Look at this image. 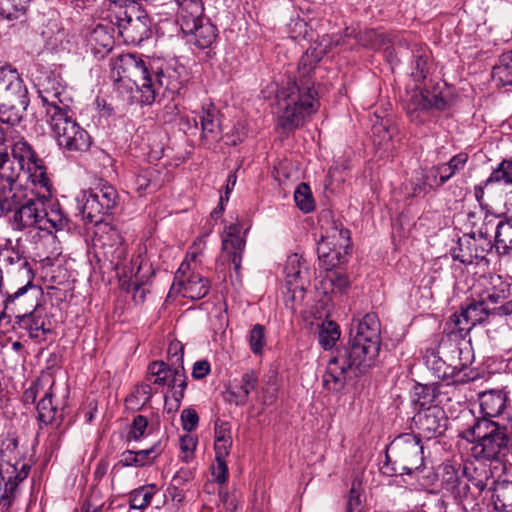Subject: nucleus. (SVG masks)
<instances>
[{"label": "nucleus", "mask_w": 512, "mask_h": 512, "mask_svg": "<svg viewBox=\"0 0 512 512\" xmlns=\"http://www.w3.org/2000/svg\"><path fill=\"white\" fill-rule=\"evenodd\" d=\"M380 345V321L376 314L367 313L351 328L348 346L329 359L322 377L323 387L331 392L341 391L348 379L365 373L374 364Z\"/></svg>", "instance_id": "obj_1"}, {"label": "nucleus", "mask_w": 512, "mask_h": 512, "mask_svg": "<svg viewBox=\"0 0 512 512\" xmlns=\"http://www.w3.org/2000/svg\"><path fill=\"white\" fill-rule=\"evenodd\" d=\"M328 45L323 49H308L301 57L298 65L300 84L293 83L287 89L282 90L278 95V105L281 113L278 117V126L284 132L293 131L301 127L307 118L314 114L320 106L317 99V92L310 87V82L305 80L316 64L326 53Z\"/></svg>", "instance_id": "obj_2"}, {"label": "nucleus", "mask_w": 512, "mask_h": 512, "mask_svg": "<svg viewBox=\"0 0 512 512\" xmlns=\"http://www.w3.org/2000/svg\"><path fill=\"white\" fill-rule=\"evenodd\" d=\"M113 71L116 72L120 81L131 82L141 93V103L147 105L155 101L160 88L165 87L170 92H178L182 87L176 69L168 67L166 70H159L152 75L144 61L133 54L118 56L114 61Z\"/></svg>", "instance_id": "obj_3"}, {"label": "nucleus", "mask_w": 512, "mask_h": 512, "mask_svg": "<svg viewBox=\"0 0 512 512\" xmlns=\"http://www.w3.org/2000/svg\"><path fill=\"white\" fill-rule=\"evenodd\" d=\"M22 178L31 182L35 188L48 191L50 187L43 160L23 138L15 141L11 146V153H7L0 160V184L11 185Z\"/></svg>", "instance_id": "obj_4"}, {"label": "nucleus", "mask_w": 512, "mask_h": 512, "mask_svg": "<svg viewBox=\"0 0 512 512\" xmlns=\"http://www.w3.org/2000/svg\"><path fill=\"white\" fill-rule=\"evenodd\" d=\"M469 347H460L454 341L442 340L439 349H427L424 355L426 367L436 379L451 384H463L473 379L464 371L472 363Z\"/></svg>", "instance_id": "obj_5"}, {"label": "nucleus", "mask_w": 512, "mask_h": 512, "mask_svg": "<svg viewBox=\"0 0 512 512\" xmlns=\"http://www.w3.org/2000/svg\"><path fill=\"white\" fill-rule=\"evenodd\" d=\"M17 440L9 441L0 450V508L7 512L16 498L19 483L24 481L30 472V465L20 458Z\"/></svg>", "instance_id": "obj_6"}, {"label": "nucleus", "mask_w": 512, "mask_h": 512, "mask_svg": "<svg viewBox=\"0 0 512 512\" xmlns=\"http://www.w3.org/2000/svg\"><path fill=\"white\" fill-rule=\"evenodd\" d=\"M95 246L99 248L98 254L102 255L119 277L128 278L133 275L135 264L133 260H127V246L117 229L108 224L101 226L95 236Z\"/></svg>", "instance_id": "obj_7"}, {"label": "nucleus", "mask_w": 512, "mask_h": 512, "mask_svg": "<svg viewBox=\"0 0 512 512\" xmlns=\"http://www.w3.org/2000/svg\"><path fill=\"white\" fill-rule=\"evenodd\" d=\"M386 458L393 463L395 473L410 475L419 471L424 466L421 439L413 433L397 436L387 447Z\"/></svg>", "instance_id": "obj_8"}, {"label": "nucleus", "mask_w": 512, "mask_h": 512, "mask_svg": "<svg viewBox=\"0 0 512 512\" xmlns=\"http://www.w3.org/2000/svg\"><path fill=\"white\" fill-rule=\"evenodd\" d=\"M46 121L57 141V144L69 152H85L91 145V137L72 116V111L66 109L46 117Z\"/></svg>", "instance_id": "obj_9"}, {"label": "nucleus", "mask_w": 512, "mask_h": 512, "mask_svg": "<svg viewBox=\"0 0 512 512\" xmlns=\"http://www.w3.org/2000/svg\"><path fill=\"white\" fill-rule=\"evenodd\" d=\"M2 262L8 273L20 272L25 283L13 293H7L4 303L5 308L10 306H23L30 299L36 298L41 293V287L33 283L34 272L27 259L15 249H5L1 253Z\"/></svg>", "instance_id": "obj_10"}, {"label": "nucleus", "mask_w": 512, "mask_h": 512, "mask_svg": "<svg viewBox=\"0 0 512 512\" xmlns=\"http://www.w3.org/2000/svg\"><path fill=\"white\" fill-rule=\"evenodd\" d=\"M350 247V232L345 229L340 221L332 220L318 243V256L326 270L345 262V257Z\"/></svg>", "instance_id": "obj_11"}, {"label": "nucleus", "mask_w": 512, "mask_h": 512, "mask_svg": "<svg viewBox=\"0 0 512 512\" xmlns=\"http://www.w3.org/2000/svg\"><path fill=\"white\" fill-rule=\"evenodd\" d=\"M83 216L90 222L98 223L114 209L118 202L116 189L108 183H100L84 194Z\"/></svg>", "instance_id": "obj_12"}, {"label": "nucleus", "mask_w": 512, "mask_h": 512, "mask_svg": "<svg viewBox=\"0 0 512 512\" xmlns=\"http://www.w3.org/2000/svg\"><path fill=\"white\" fill-rule=\"evenodd\" d=\"M148 374L154 377L155 385L168 386L173 391V398L179 406L187 387L184 367L171 366L164 361H153L148 365Z\"/></svg>", "instance_id": "obj_13"}, {"label": "nucleus", "mask_w": 512, "mask_h": 512, "mask_svg": "<svg viewBox=\"0 0 512 512\" xmlns=\"http://www.w3.org/2000/svg\"><path fill=\"white\" fill-rule=\"evenodd\" d=\"M51 187L43 193H35L26 203L20 205L14 212L11 224L15 230L40 229L41 213L43 203L48 202L51 197Z\"/></svg>", "instance_id": "obj_14"}, {"label": "nucleus", "mask_w": 512, "mask_h": 512, "mask_svg": "<svg viewBox=\"0 0 512 512\" xmlns=\"http://www.w3.org/2000/svg\"><path fill=\"white\" fill-rule=\"evenodd\" d=\"M180 27L184 34L190 35L192 42L199 49L210 48L217 38V29L202 15H186L179 17Z\"/></svg>", "instance_id": "obj_15"}, {"label": "nucleus", "mask_w": 512, "mask_h": 512, "mask_svg": "<svg viewBox=\"0 0 512 512\" xmlns=\"http://www.w3.org/2000/svg\"><path fill=\"white\" fill-rule=\"evenodd\" d=\"M472 453L477 459L509 461L508 457L512 453V442L506 433V429L502 427L482 442L475 443L472 447Z\"/></svg>", "instance_id": "obj_16"}, {"label": "nucleus", "mask_w": 512, "mask_h": 512, "mask_svg": "<svg viewBox=\"0 0 512 512\" xmlns=\"http://www.w3.org/2000/svg\"><path fill=\"white\" fill-rule=\"evenodd\" d=\"M413 422L418 430L419 438L432 439L441 436L447 428L445 411L438 405L428 406L420 410Z\"/></svg>", "instance_id": "obj_17"}, {"label": "nucleus", "mask_w": 512, "mask_h": 512, "mask_svg": "<svg viewBox=\"0 0 512 512\" xmlns=\"http://www.w3.org/2000/svg\"><path fill=\"white\" fill-rule=\"evenodd\" d=\"M245 246L246 240L241 235V226L239 224L227 226L222 234V258L233 265L237 278L240 277Z\"/></svg>", "instance_id": "obj_18"}, {"label": "nucleus", "mask_w": 512, "mask_h": 512, "mask_svg": "<svg viewBox=\"0 0 512 512\" xmlns=\"http://www.w3.org/2000/svg\"><path fill=\"white\" fill-rule=\"evenodd\" d=\"M477 297L489 305H496L510 295V284L499 275L484 276L475 287Z\"/></svg>", "instance_id": "obj_19"}, {"label": "nucleus", "mask_w": 512, "mask_h": 512, "mask_svg": "<svg viewBox=\"0 0 512 512\" xmlns=\"http://www.w3.org/2000/svg\"><path fill=\"white\" fill-rule=\"evenodd\" d=\"M135 16L125 11V18L121 19L120 29L121 34L126 40L132 43H140L150 36V20L146 13L143 11H136Z\"/></svg>", "instance_id": "obj_20"}, {"label": "nucleus", "mask_w": 512, "mask_h": 512, "mask_svg": "<svg viewBox=\"0 0 512 512\" xmlns=\"http://www.w3.org/2000/svg\"><path fill=\"white\" fill-rule=\"evenodd\" d=\"M28 96V90L18 71L9 66L0 67V102Z\"/></svg>", "instance_id": "obj_21"}, {"label": "nucleus", "mask_w": 512, "mask_h": 512, "mask_svg": "<svg viewBox=\"0 0 512 512\" xmlns=\"http://www.w3.org/2000/svg\"><path fill=\"white\" fill-rule=\"evenodd\" d=\"M36 192L19 182L0 184V211L14 212L20 205L26 203Z\"/></svg>", "instance_id": "obj_22"}, {"label": "nucleus", "mask_w": 512, "mask_h": 512, "mask_svg": "<svg viewBox=\"0 0 512 512\" xmlns=\"http://www.w3.org/2000/svg\"><path fill=\"white\" fill-rule=\"evenodd\" d=\"M285 280L288 289L295 293L305 290L308 284V272L305 261L297 253H293L287 257L284 266Z\"/></svg>", "instance_id": "obj_23"}, {"label": "nucleus", "mask_w": 512, "mask_h": 512, "mask_svg": "<svg viewBox=\"0 0 512 512\" xmlns=\"http://www.w3.org/2000/svg\"><path fill=\"white\" fill-rule=\"evenodd\" d=\"M113 31L110 25L96 24L86 34V45L95 56L103 58L112 50Z\"/></svg>", "instance_id": "obj_24"}, {"label": "nucleus", "mask_w": 512, "mask_h": 512, "mask_svg": "<svg viewBox=\"0 0 512 512\" xmlns=\"http://www.w3.org/2000/svg\"><path fill=\"white\" fill-rule=\"evenodd\" d=\"M62 93L63 88L55 80L48 79L40 85L38 94L42 102V106L45 109L46 117L53 115L54 111L59 113L69 109L68 105L61 99Z\"/></svg>", "instance_id": "obj_25"}, {"label": "nucleus", "mask_w": 512, "mask_h": 512, "mask_svg": "<svg viewBox=\"0 0 512 512\" xmlns=\"http://www.w3.org/2000/svg\"><path fill=\"white\" fill-rule=\"evenodd\" d=\"M504 182L506 185H512V161L503 160L490 174V176L474 187V195L482 209L486 210L485 219L488 218L490 212L484 203V189L493 183Z\"/></svg>", "instance_id": "obj_26"}, {"label": "nucleus", "mask_w": 512, "mask_h": 512, "mask_svg": "<svg viewBox=\"0 0 512 512\" xmlns=\"http://www.w3.org/2000/svg\"><path fill=\"white\" fill-rule=\"evenodd\" d=\"M257 386L258 374L254 370H248L241 376L239 383L227 391V401L236 406H244Z\"/></svg>", "instance_id": "obj_27"}, {"label": "nucleus", "mask_w": 512, "mask_h": 512, "mask_svg": "<svg viewBox=\"0 0 512 512\" xmlns=\"http://www.w3.org/2000/svg\"><path fill=\"white\" fill-rule=\"evenodd\" d=\"M32 311H25L18 315V324L21 328L28 331L29 336L37 341L45 339V335L50 332L45 326V320L37 310L38 304L31 302Z\"/></svg>", "instance_id": "obj_28"}, {"label": "nucleus", "mask_w": 512, "mask_h": 512, "mask_svg": "<svg viewBox=\"0 0 512 512\" xmlns=\"http://www.w3.org/2000/svg\"><path fill=\"white\" fill-rule=\"evenodd\" d=\"M163 184L161 172L153 167L139 170L132 181V189L139 195L157 191Z\"/></svg>", "instance_id": "obj_29"}, {"label": "nucleus", "mask_w": 512, "mask_h": 512, "mask_svg": "<svg viewBox=\"0 0 512 512\" xmlns=\"http://www.w3.org/2000/svg\"><path fill=\"white\" fill-rule=\"evenodd\" d=\"M54 382L51 383L47 391L37 404L38 420L45 425H59L63 419V413L59 410L58 405L54 404Z\"/></svg>", "instance_id": "obj_30"}, {"label": "nucleus", "mask_w": 512, "mask_h": 512, "mask_svg": "<svg viewBox=\"0 0 512 512\" xmlns=\"http://www.w3.org/2000/svg\"><path fill=\"white\" fill-rule=\"evenodd\" d=\"M45 202L42 206L40 229L51 233L53 230H63L68 225V217L59 203Z\"/></svg>", "instance_id": "obj_31"}, {"label": "nucleus", "mask_w": 512, "mask_h": 512, "mask_svg": "<svg viewBox=\"0 0 512 512\" xmlns=\"http://www.w3.org/2000/svg\"><path fill=\"white\" fill-rule=\"evenodd\" d=\"M508 400L503 390L492 389L479 394L481 413L486 417H497L505 409Z\"/></svg>", "instance_id": "obj_32"}, {"label": "nucleus", "mask_w": 512, "mask_h": 512, "mask_svg": "<svg viewBox=\"0 0 512 512\" xmlns=\"http://www.w3.org/2000/svg\"><path fill=\"white\" fill-rule=\"evenodd\" d=\"M468 154L461 152L453 156L447 163L439 164L430 169L437 186L446 183L454 174L461 171L468 161Z\"/></svg>", "instance_id": "obj_33"}, {"label": "nucleus", "mask_w": 512, "mask_h": 512, "mask_svg": "<svg viewBox=\"0 0 512 512\" xmlns=\"http://www.w3.org/2000/svg\"><path fill=\"white\" fill-rule=\"evenodd\" d=\"M183 297L198 300L205 297L210 290V282L198 273H191L186 279L176 284Z\"/></svg>", "instance_id": "obj_34"}, {"label": "nucleus", "mask_w": 512, "mask_h": 512, "mask_svg": "<svg viewBox=\"0 0 512 512\" xmlns=\"http://www.w3.org/2000/svg\"><path fill=\"white\" fill-rule=\"evenodd\" d=\"M29 105L28 96L17 100L0 102V122L9 126L17 125L23 118V114Z\"/></svg>", "instance_id": "obj_35"}, {"label": "nucleus", "mask_w": 512, "mask_h": 512, "mask_svg": "<svg viewBox=\"0 0 512 512\" xmlns=\"http://www.w3.org/2000/svg\"><path fill=\"white\" fill-rule=\"evenodd\" d=\"M491 417L483 416L477 419L475 423L465 431L464 437L472 443H480L486 437H490L502 427L495 421L490 419Z\"/></svg>", "instance_id": "obj_36"}, {"label": "nucleus", "mask_w": 512, "mask_h": 512, "mask_svg": "<svg viewBox=\"0 0 512 512\" xmlns=\"http://www.w3.org/2000/svg\"><path fill=\"white\" fill-rule=\"evenodd\" d=\"M202 137L210 141H218L221 134L219 111L214 107L202 109L200 115Z\"/></svg>", "instance_id": "obj_37"}, {"label": "nucleus", "mask_w": 512, "mask_h": 512, "mask_svg": "<svg viewBox=\"0 0 512 512\" xmlns=\"http://www.w3.org/2000/svg\"><path fill=\"white\" fill-rule=\"evenodd\" d=\"M215 455L228 457L232 448L231 425L226 421H216L214 426Z\"/></svg>", "instance_id": "obj_38"}, {"label": "nucleus", "mask_w": 512, "mask_h": 512, "mask_svg": "<svg viewBox=\"0 0 512 512\" xmlns=\"http://www.w3.org/2000/svg\"><path fill=\"white\" fill-rule=\"evenodd\" d=\"M412 55L411 76L415 81L421 82L427 77L429 71V52L424 45L415 43L412 47Z\"/></svg>", "instance_id": "obj_39"}, {"label": "nucleus", "mask_w": 512, "mask_h": 512, "mask_svg": "<svg viewBox=\"0 0 512 512\" xmlns=\"http://www.w3.org/2000/svg\"><path fill=\"white\" fill-rule=\"evenodd\" d=\"M492 78L502 86L512 85V50L501 55L498 64L493 67Z\"/></svg>", "instance_id": "obj_40"}, {"label": "nucleus", "mask_w": 512, "mask_h": 512, "mask_svg": "<svg viewBox=\"0 0 512 512\" xmlns=\"http://www.w3.org/2000/svg\"><path fill=\"white\" fill-rule=\"evenodd\" d=\"M462 309L473 327L485 321L489 314L493 313V307L479 297L478 299L472 300L466 308Z\"/></svg>", "instance_id": "obj_41"}, {"label": "nucleus", "mask_w": 512, "mask_h": 512, "mask_svg": "<svg viewBox=\"0 0 512 512\" xmlns=\"http://www.w3.org/2000/svg\"><path fill=\"white\" fill-rule=\"evenodd\" d=\"M429 109L428 91L413 90L406 102L407 114L411 120L419 118V113Z\"/></svg>", "instance_id": "obj_42"}, {"label": "nucleus", "mask_w": 512, "mask_h": 512, "mask_svg": "<svg viewBox=\"0 0 512 512\" xmlns=\"http://www.w3.org/2000/svg\"><path fill=\"white\" fill-rule=\"evenodd\" d=\"M446 327L450 336L454 335L455 338L465 337L473 328L463 309H461L460 312H455L449 317Z\"/></svg>", "instance_id": "obj_43"}, {"label": "nucleus", "mask_w": 512, "mask_h": 512, "mask_svg": "<svg viewBox=\"0 0 512 512\" xmlns=\"http://www.w3.org/2000/svg\"><path fill=\"white\" fill-rule=\"evenodd\" d=\"M493 503L495 509L501 512L512 510V482L498 484L493 494Z\"/></svg>", "instance_id": "obj_44"}, {"label": "nucleus", "mask_w": 512, "mask_h": 512, "mask_svg": "<svg viewBox=\"0 0 512 512\" xmlns=\"http://www.w3.org/2000/svg\"><path fill=\"white\" fill-rule=\"evenodd\" d=\"M156 490L157 488L154 484L144 485L133 490L130 495V507L139 510L145 509L150 505Z\"/></svg>", "instance_id": "obj_45"}, {"label": "nucleus", "mask_w": 512, "mask_h": 512, "mask_svg": "<svg viewBox=\"0 0 512 512\" xmlns=\"http://www.w3.org/2000/svg\"><path fill=\"white\" fill-rule=\"evenodd\" d=\"M31 0H0V15L6 19H18L23 16Z\"/></svg>", "instance_id": "obj_46"}, {"label": "nucleus", "mask_w": 512, "mask_h": 512, "mask_svg": "<svg viewBox=\"0 0 512 512\" xmlns=\"http://www.w3.org/2000/svg\"><path fill=\"white\" fill-rule=\"evenodd\" d=\"M496 244L503 253L512 251V219L500 221L496 227Z\"/></svg>", "instance_id": "obj_47"}, {"label": "nucleus", "mask_w": 512, "mask_h": 512, "mask_svg": "<svg viewBox=\"0 0 512 512\" xmlns=\"http://www.w3.org/2000/svg\"><path fill=\"white\" fill-rule=\"evenodd\" d=\"M414 394H415V402L420 407L433 406L432 404L435 402L436 398L439 395L438 386L435 384L432 385H423V384H417L414 387Z\"/></svg>", "instance_id": "obj_48"}, {"label": "nucleus", "mask_w": 512, "mask_h": 512, "mask_svg": "<svg viewBox=\"0 0 512 512\" xmlns=\"http://www.w3.org/2000/svg\"><path fill=\"white\" fill-rule=\"evenodd\" d=\"M340 337L339 326L333 321L324 322L319 331V343L325 348H331Z\"/></svg>", "instance_id": "obj_49"}, {"label": "nucleus", "mask_w": 512, "mask_h": 512, "mask_svg": "<svg viewBox=\"0 0 512 512\" xmlns=\"http://www.w3.org/2000/svg\"><path fill=\"white\" fill-rule=\"evenodd\" d=\"M294 200L297 207L305 213L311 212L315 207L310 187L306 183L298 185L294 192Z\"/></svg>", "instance_id": "obj_50"}, {"label": "nucleus", "mask_w": 512, "mask_h": 512, "mask_svg": "<svg viewBox=\"0 0 512 512\" xmlns=\"http://www.w3.org/2000/svg\"><path fill=\"white\" fill-rule=\"evenodd\" d=\"M266 344L265 328L263 325L256 324L250 331L249 346L255 355H260Z\"/></svg>", "instance_id": "obj_51"}, {"label": "nucleus", "mask_w": 512, "mask_h": 512, "mask_svg": "<svg viewBox=\"0 0 512 512\" xmlns=\"http://www.w3.org/2000/svg\"><path fill=\"white\" fill-rule=\"evenodd\" d=\"M373 142L379 148L389 149V142L392 139V132L385 124H375L372 128Z\"/></svg>", "instance_id": "obj_52"}, {"label": "nucleus", "mask_w": 512, "mask_h": 512, "mask_svg": "<svg viewBox=\"0 0 512 512\" xmlns=\"http://www.w3.org/2000/svg\"><path fill=\"white\" fill-rule=\"evenodd\" d=\"M361 484L358 481H353L348 500L346 503L345 512H362V500H361Z\"/></svg>", "instance_id": "obj_53"}, {"label": "nucleus", "mask_w": 512, "mask_h": 512, "mask_svg": "<svg viewBox=\"0 0 512 512\" xmlns=\"http://www.w3.org/2000/svg\"><path fill=\"white\" fill-rule=\"evenodd\" d=\"M139 459L140 467L152 464L163 452V447L160 442L155 443L147 449L135 451Z\"/></svg>", "instance_id": "obj_54"}, {"label": "nucleus", "mask_w": 512, "mask_h": 512, "mask_svg": "<svg viewBox=\"0 0 512 512\" xmlns=\"http://www.w3.org/2000/svg\"><path fill=\"white\" fill-rule=\"evenodd\" d=\"M141 268L142 267L139 264L137 271L135 273L133 272V275L130 277H133L134 280H131V283L128 286V290L132 292L133 300L137 304L143 303L146 298V294L148 293V290L144 287V284L139 282V273Z\"/></svg>", "instance_id": "obj_55"}, {"label": "nucleus", "mask_w": 512, "mask_h": 512, "mask_svg": "<svg viewBox=\"0 0 512 512\" xmlns=\"http://www.w3.org/2000/svg\"><path fill=\"white\" fill-rule=\"evenodd\" d=\"M183 357H184V347L183 345L177 341H171L168 349H167V358L168 365L175 367H184L183 366Z\"/></svg>", "instance_id": "obj_56"}, {"label": "nucleus", "mask_w": 512, "mask_h": 512, "mask_svg": "<svg viewBox=\"0 0 512 512\" xmlns=\"http://www.w3.org/2000/svg\"><path fill=\"white\" fill-rule=\"evenodd\" d=\"M180 10L179 17L186 15H203V4L201 0H177Z\"/></svg>", "instance_id": "obj_57"}, {"label": "nucleus", "mask_w": 512, "mask_h": 512, "mask_svg": "<svg viewBox=\"0 0 512 512\" xmlns=\"http://www.w3.org/2000/svg\"><path fill=\"white\" fill-rule=\"evenodd\" d=\"M227 457H220L215 455V463L212 465V475L216 482L223 484L228 478V466L226 463Z\"/></svg>", "instance_id": "obj_58"}, {"label": "nucleus", "mask_w": 512, "mask_h": 512, "mask_svg": "<svg viewBox=\"0 0 512 512\" xmlns=\"http://www.w3.org/2000/svg\"><path fill=\"white\" fill-rule=\"evenodd\" d=\"M460 479L457 471L451 466H445L442 474V486L447 491H454L459 485Z\"/></svg>", "instance_id": "obj_59"}, {"label": "nucleus", "mask_w": 512, "mask_h": 512, "mask_svg": "<svg viewBox=\"0 0 512 512\" xmlns=\"http://www.w3.org/2000/svg\"><path fill=\"white\" fill-rule=\"evenodd\" d=\"M147 427V418L143 415H137L133 419L131 430L129 432V438L139 440L142 436H144Z\"/></svg>", "instance_id": "obj_60"}, {"label": "nucleus", "mask_w": 512, "mask_h": 512, "mask_svg": "<svg viewBox=\"0 0 512 512\" xmlns=\"http://www.w3.org/2000/svg\"><path fill=\"white\" fill-rule=\"evenodd\" d=\"M182 428L187 432H192L196 429L199 422L197 412L192 408H186L181 413Z\"/></svg>", "instance_id": "obj_61"}, {"label": "nucleus", "mask_w": 512, "mask_h": 512, "mask_svg": "<svg viewBox=\"0 0 512 512\" xmlns=\"http://www.w3.org/2000/svg\"><path fill=\"white\" fill-rule=\"evenodd\" d=\"M197 440L191 435H184L180 438V448L184 453L183 460L189 462L194 454Z\"/></svg>", "instance_id": "obj_62"}, {"label": "nucleus", "mask_w": 512, "mask_h": 512, "mask_svg": "<svg viewBox=\"0 0 512 512\" xmlns=\"http://www.w3.org/2000/svg\"><path fill=\"white\" fill-rule=\"evenodd\" d=\"M206 236L207 234L197 237L190 250L187 252L185 259L189 260L190 262H194L197 257L202 254L206 246Z\"/></svg>", "instance_id": "obj_63"}, {"label": "nucleus", "mask_w": 512, "mask_h": 512, "mask_svg": "<svg viewBox=\"0 0 512 512\" xmlns=\"http://www.w3.org/2000/svg\"><path fill=\"white\" fill-rule=\"evenodd\" d=\"M327 280L331 283V285L338 290H345L349 285V279L345 274L339 272H332L327 275Z\"/></svg>", "instance_id": "obj_64"}]
</instances>
